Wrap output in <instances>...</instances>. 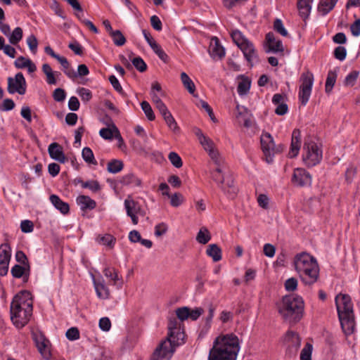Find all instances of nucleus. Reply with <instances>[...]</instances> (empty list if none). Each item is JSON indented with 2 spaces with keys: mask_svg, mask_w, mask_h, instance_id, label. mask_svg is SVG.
<instances>
[{
  "mask_svg": "<svg viewBox=\"0 0 360 360\" xmlns=\"http://www.w3.org/2000/svg\"><path fill=\"white\" fill-rule=\"evenodd\" d=\"M96 241L101 245L112 248L115 243V238L110 234H105L103 236H98Z\"/></svg>",
  "mask_w": 360,
  "mask_h": 360,
  "instance_id": "obj_36",
  "label": "nucleus"
},
{
  "mask_svg": "<svg viewBox=\"0 0 360 360\" xmlns=\"http://www.w3.org/2000/svg\"><path fill=\"white\" fill-rule=\"evenodd\" d=\"M141 107L148 120H150V121L155 120V115L154 112L148 102L142 101L141 103Z\"/></svg>",
  "mask_w": 360,
  "mask_h": 360,
  "instance_id": "obj_41",
  "label": "nucleus"
},
{
  "mask_svg": "<svg viewBox=\"0 0 360 360\" xmlns=\"http://www.w3.org/2000/svg\"><path fill=\"white\" fill-rule=\"evenodd\" d=\"M266 40L268 44L269 51L272 52H283V46L280 39H276L273 32H269L266 35Z\"/></svg>",
  "mask_w": 360,
  "mask_h": 360,
  "instance_id": "obj_22",
  "label": "nucleus"
},
{
  "mask_svg": "<svg viewBox=\"0 0 360 360\" xmlns=\"http://www.w3.org/2000/svg\"><path fill=\"white\" fill-rule=\"evenodd\" d=\"M27 44L33 53H36L37 50L38 41L34 34H31L27 39Z\"/></svg>",
  "mask_w": 360,
  "mask_h": 360,
  "instance_id": "obj_57",
  "label": "nucleus"
},
{
  "mask_svg": "<svg viewBox=\"0 0 360 360\" xmlns=\"http://www.w3.org/2000/svg\"><path fill=\"white\" fill-rule=\"evenodd\" d=\"M66 338L70 340H76L79 338V331L77 328L72 327L66 332Z\"/></svg>",
  "mask_w": 360,
  "mask_h": 360,
  "instance_id": "obj_59",
  "label": "nucleus"
},
{
  "mask_svg": "<svg viewBox=\"0 0 360 360\" xmlns=\"http://www.w3.org/2000/svg\"><path fill=\"white\" fill-rule=\"evenodd\" d=\"M189 309L188 307H179L176 309V314L177 318L183 321L189 317Z\"/></svg>",
  "mask_w": 360,
  "mask_h": 360,
  "instance_id": "obj_50",
  "label": "nucleus"
},
{
  "mask_svg": "<svg viewBox=\"0 0 360 360\" xmlns=\"http://www.w3.org/2000/svg\"><path fill=\"white\" fill-rule=\"evenodd\" d=\"M94 284L97 296L101 299H108L110 296L108 288L103 283L94 281Z\"/></svg>",
  "mask_w": 360,
  "mask_h": 360,
  "instance_id": "obj_31",
  "label": "nucleus"
},
{
  "mask_svg": "<svg viewBox=\"0 0 360 360\" xmlns=\"http://www.w3.org/2000/svg\"><path fill=\"white\" fill-rule=\"evenodd\" d=\"M133 65L136 68L137 70L141 72H143L146 70L147 65L144 60L141 57H136L131 60Z\"/></svg>",
  "mask_w": 360,
  "mask_h": 360,
  "instance_id": "obj_49",
  "label": "nucleus"
},
{
  "mask_svg": "<svg viewBox=\"0 0 360 360\" xmlns=\"http://www.w3.org/2000/svg\"><path fill=\"white\" fill-rule=\"evenodd\" d=\"M304 308V304L302 297L289 295L283 297L278 312L285 321L295 324L302 318Z\"/></svg>",
  "mask_w": 360,
  "mask_h": 360,
  "instance_id": "obj_5",
  "label": "nucleus"
},
{
  "mask_svg": "<svg viewBox=\"0 0 360 360\" xmlns=\"http://www.w3.org/2000/svg\"><path fill=\"white\" fill-rule=\"evenodd\" d=\"M77 202L82 210H93L96 206V201L87 195H79L77 198Z\"/></svg>",
  "mask_w": 360,
  "mask_h": 360,
  "instance_id": "obj_25",
  "label": "nucleus"
},
{
  "mask_svg": "<svg viewBox=\"0 0 360 360\" xmlns=\"http://www.w3.org/2000/svg\"><path fill=\"white\" fill-rule=\"evenodd\" d=\"M231 36L233 42L242 51L247 61L252 66V63L258 60L257 51L253 44L238 30H233Z\"/></svg>",
  "mask_w": 360,
  "mask_h": 360,
  "instance_id": "obj_6",
  "label": "nucleus"
},
{
  "mask_svg": "<svg viewBox=\"0 0 360 360\" xmlns=\"http://www.w3.org/2000/svg\"><path fill=\"white\" fill-rule=\"evenodd\" d=\"M292 181L295 184L300 186H310L311 184V176L305 169L297 168L294 171Z\"/></svg>",
  "mask_w": 360,
  "mask_h": 360,
  "instance_id": "obj_14",
  "label": "nucleus"
},
{
  "mask_svg": "<svg viewBox=\"0 0 360 360\" xmlns=\"http://www.w3.org/2000/svg\"><path fill=\"white\" fill-rule=\"evenodd\" d=\"M110 36L117 46H122L126 43V38L120 30H115Z\"/></svg>",
  "mask_w": 360,
  "mask_h": 360,
  "instance_id": "obj_40",
  "label": "nucleus"
},
{
  "mask_svg": "<svg viewBox=\"0 0 360 360\" xmlns=\"http://www.w3.org/2000/svg\"><path fill=\"white\" fill-rule=\"evenodd\" d=\"M209 53L211 57L214 59L219 58L221 59L225 56V50L224 47L220 44L219 40L217 37H214L212 39Z\"/></svg>",
  "mask_w": 360,
  "mask_h": 360,
  "instance_id": "obj_18",
  "label": "nucleus"
},
{
  "mask_svg": "<svg viewBox=\"0 0 360 360\" xmlns=\"http://www.w3.org/2000/svg\"><path fill=\"white\" fill-rule=\"evenodd\" d=\"M240 350L239 339L233 333L220 335L213 342L208 360H236Z\"/></svg>",
  "mask_w": 360,
  "mask_h": 360,
  "instance_id": "obj_2",
  "label": "nucleus"
},
{
  "mask_svg": "<svg viewBox=\"0 0 360 360\" xmlns=\"http://www.w3.org/2000/svg\"><path fill=\"white\" fill-rule=\"evenodd\" d=\"M116 132L112 127L102 128L100 131V136L106 140H110L113 137V133Z\"/></svg>",
  "mask_w": 360,
  "mask_h": 360,
  "instance_id": "obj_56",
  "label": "nucleus"
},
{
  "mask_svg": "<svg viewBox=\"0 0 360 360\" xmlns=\"http://www.w3.org/2000/svg\"><path fill=\"white\" fill-rule=\"evenodd\" d=\"M168 330L167 337L157 347L150 360H169L176 347L184 342V331L176 318L169 319Z\"/></svg>",
  "mask_w": 360,
  "mask_h": 360,
  "instance_id": "obj_1",
  "label": "nucleus"
},
{
  "mask_svg": "<svg viewBox=\"0 0 360 360\" xmlns=\"http://www.w3.org/2000/svg\"><path fill=\"white\" fill-rule=\"evenodd\" d=\"M219 188L228 198L231 199H233L236 196L238 191V188L234 184L233 175L230 173H228L226 174L225 177H223V182Z\"/></svg>",
  "mask_w": 360,
  "mask_h": 360,
  "instance_id": "obj_13",
  "label": "nucleus"
},
{
  "mask_svg": "<svg viewBox=\"0 0 360 360\" xmlns=\"http://www.w3.org/2000/svg\"><path fill=\"white\" fill-rule=\"evenodd\" d=\"M323 151L319 144L312 139L304 141L303 146L302 160L306 166L312 167L319 164L322 160Z\"/></svg>",
  "mask_w": 360,
  "mask_h": 360,
  "instance_id": "obj_7",
  "label": "nucleus"
},
{
  "mask_svg": "<svg viewBox=\"0 0 360 360\" xmlns=\"http://www.w3.org/2000/svg\"><path fill=\"white\" fill-rule=\"evenodd\" d=\"M30 271V266L29 264H27L26 266L15 264L11 270V273L14 278H20L22 277L25 282L28 281Z\"/></svg>",
  "mask_w": 360,
  "mask_h": 360,
  "instance_id": "obj_21",
  "label": "nucleus"
},
{
  "mask_svg": "<svg viewBox=\"0 0 360 360\" xmlns=\"http://www.w3.org/2000/svg\"><path fill=\"white\" fill-rule=\"evenodd\" d=\"M274 30L283 37H287L288 33L285 29L283 22L280 19H276L274 23Z\"/></svg>",
  "mask_w": 360,
  "mask_h": 360,
  "instance_id": "obj_52",
  "label": "nucleus"
},
{
  "mask_svg": "<svg viewBox=\"0 0 360 360\" xmlns=\"http://www.w3.org/2000/svg\"><path fill=\"white\" fill-rule=\"evenodd\" d=\"M294 265L301 280L306 285H312L317 281L319 268L314 257L307 252L298 254L295 257Z\"/></svg>",
  "mask_w": 360,
  "mask_h": 360,
  "instance_id": "obj_4",
  "label": "nucleus"
},
{
  "mask_svg": "<svg viewBox=\"0 0 360 360\" xmlns=\"http://www.w3.org/2000/svg\"><path fill=\"white\" fill-rule=\"evenodd\" d=\"M297 287V280L295 278H290L285 282V288L288 291H294Z\"/></svg>",
  "mask_w": 360,
  "mask_h": 360,
  "instance_id": "obj_60",
  "label": "nucleus"
},
{
  "mask_svg": "<svg viewBox=\"0 0 360 360\" xmlns=\"http://www.w3.org/2000/svg\"><path fill=\"white\" fill-rule=\"evenodd\" d=\"M313 0H297V7L300 16L306 20L311 12Z\"/></svg>",
  "mask_w": 360,
  "mask_h": 360,
  "instance_id": "obj_23",
  "label": "nucleus"
},
{
  "mask_svg": "<svg viewBox=\"0 0 360 360\" xmlns=\"http://www.w3.org/2000/svg\"><path fill=\"white\" fill-rule=\"evenodd\" d=\"M168 159L176 168L182 167L183 162L181 157L175 152H170L168 155Z\"/></svg>",
  "mask_w": 360,
  "mask_h": 360,
  "instance_id": "obj_48",
  "label": "nucleus"
},
{
  "mask_svg": "<svg viewBox=\"0 0 360 360\" xmlns=\"http://www.w3.org/2000/svg\"><path fill=\"white\" fill-rule=\"evenodd\" d=\"M337 79V73L334 70H329L328 72L326 81V92L327 94L330 93L336 82Z\"/></svg>",
  "mask_w": 360,
  "mask_h": 360,
  "instance_id": "obj_35",
  "label": "nucleus"
},
{
  "mask_svg": "<svg viewBox=\"0 0 360 360\" xmlns=\"http://www.w3.org/2000/svg\"><path fill=\"white\" fill-rule=\"evenodd\" d=\"M11 259V248L5 243L0 246V260L10 261Z\"/></svg>",
  "mask_w": 360,
  "mask_h": 360,
  "instance_id": "obj_45",
  "label": "nucleus"
},
{
  "mask_svg": "<svg viewBox=\"0 0 360 360\" xmlns=\"http://www.w3.org/2000/svg\"><path fill=\"white\" fill-rule=\"evenodd\" d=\"M169 197L170 198V203L172 206L175 207L181 205L184 201V196L179 193H176Z\"/></svg>",
  "mask_w": 360,
  "mask_h": 360,
  "instance_id": "obj_54",
  "label": "nucleus"
},
{
  "mask_svg": "<svg viewBox=\"0 0 360 360\" xmlns=\"http://www.w3.org/2000/svg\"><path fill=\"white\" fill-rule=\"evenodd\" d=\"M200 143L207 153L215 148V145L213 141L209 137L204 138L203 140L200 142Z\"/></svg>",
  "mask_w": 360,
  "mask_h": 360,
  "instance_id": "obj_58",
  "label": "nucleus"
},
{
  "mask_svg": "<svg viewBox=\"0 0 360 360\" xmlns=\"http://www.w3.org/2000/svg\"><path fill=\"white\" fill-rule=\"evenodd\" d=\"M211 239V236L207 229H200L196 236V240L201 244L207 243Z\"/></svg>",
  "mask_w": 360,
  "mask_h": 360,
  "instance_id": "obj_43",
  "label": "nucleus"
},
{
  "mask_svg": "<svg viewBox=\"0 0 360 360\" xmlns=\"http://www.w3.org/2000/svg\"><path fill=\"white\" fill-rule=\"evenodd\" d=\"M20 229L23 233H30L34 229V224L30 220H23L21 221Z\"/></svg>",
  "mask_w": 360,
  "mask_h": 360,
  "instance_id": "obj_61",
  "label": "nucleus"
},
{
  "mask_svg": "<svg viewBox=\"0 0 360 360\" xmlns=\"http://www.w3.org/2000/svg\"><path fill=\"white\" fill-rule=\"evenodd\" d=\"M359 76V72L352 71L351 72L345 79V84L346 86H354Z\"/></svg>",
  "mask_w": 360,
  "mask_h": 360,
  "instance_id": "obj_55",
  "label": "nucleus"
},
{
  "mask_svg": "<svg viewBox=\"0 0 360 360\" xmlns=\"http://www.w3.org/2000/svg\"><path fill=\"white\" fill-rule=\"evenodd\" d=\"M301 85L300 86L299 98L302 105H306L308 102L314 83V75L309 72H303L300 77Z\"/></svg>",
  "mask_w": 360,
  "mask_h": 360,
  "instance_id": "obj_9",
  "label": "nucleus"
},
{
  "mask_svg": "<svg viewBox=\"0 0 360 360\" xmlns=\"http://www.w3.org/2000/svg\"><path fill=\"white\" fill-rule=\"evenodd\" d=\"M228 173H226V172L224 169L223 167H216L212 172L211 176L212 179L217 182L220 186V185L223 182V177H225L226 174Z\"/></svg>",
  "mask_w": 360,
  "mask_h": 360,
  "instance_id": "obj_37",
  "label": "nucleus"
},
{
  "mask_svg": "<svg viewBox=\"0 0 360 360\" xmlns=\"http://www.w3.org/2000/svg\"><path fill=\"white\" fill-rule=\"evenodd\" d=\"M23 32L21 27H15L10 34L8 39L11 44L16 45L22 38Z\"/></svg>",
  "mask_w": 360,
  "mask_h": 360,
  "instance_id": "obj_38",
  "label": "nucleus"
},
{
  "mask_svg": "<svg viewBox=\"0 0 360 360\" xmlns=\"http://www.w3.org/2000/svg\"><path fill=\"white\" fill-rule=\"evenodd\" d=\"M48 152L50 157L61 163L66 161V157L63 153L62 147L58 143H52L49 146Z\"/></svg>",
  "mask_w": 360,
  "mask_h": 360,
  "instance_id": "obj_20",
  "label": "nucleus"
},
{
  "mask_svg": "<svg viewBox=\"0 0 360 360\" xmlns=\"http://www.w3.org/2000/svg\"><path fill=\"white\" fill-rule=\"evenodd\" d=\"M338 0H321L318 6V11L323 15L329 13L335 6Z\"/></svg>",
  "mask_w": 360,
  "mask_h": 360,
  "instance_id": "obj_30",
  "label": "nucleus"
},
{
  "mask_svg": "<svg viewBox=\"0 0 360 360\" xmlns=\"http://www.w3.org/2000/svg\"><path fill=\"white\" fill-rule=\"evenodd\" d=\"M120 182L122 185L127 186H141V180L132 173L123 176Z\"/></svg>",
  "mask_w": 360,
  "mask_h": 360,
  "instance_id": "obj_27",
  "label": "nucleus"
},
{
  "mask_svg": "<svg viewBox=\"0 0 360 360\" xmlns=\"http://www.w3.org/2000/svg\"><path fill=\"white\" fill-rule=\"evenodd\" d=\"M338 317L344 333L346 335H349L352 334L354 331L355 327L354 315H342L341 316Z\"/></svg>",
  "mask_w": 360,
  "mask_h": 360,
  "instance_id": "obj_16",
  "label": "nucleus"
},
{
  "mask_svg": "<svg viewBox=\"0 0 360 360\" xmlns=\"http://www.w3.org/2000/svg\"><path fill=\"white\" fill-rule=\"evenodd\" d=\"M168 230V226L165 223H160L155 227V235L158 237L164 235Z\"/></svg>",
  "mask_w": 360,
  "mask_h": 360,
  "instance_id": "obj_63",
  "label": "nucleus"
},
{
  "mask_svg": "<svg viewBox=\"0 0 360 360\" xmlns=\"http://www.w3.org/2000/svg\"><path fill=\"white\" fill-rule=\"evenodd\" d=\"M124 204L127 216L131 219V221L134 225L137 224L139 219L136 217V214L141 213V205L131 196H128L127 198L124 200Z\"/></svg>",
  "mask_w": 360,
  "mask_h": 360,
  "instance_id": "obj_12",
  "label": "nucleus"
},
{
  "mask_svg": "<svg viewBox=\"0 0 360 360\" xmlns=\"http://www.w3.org/2000/svg\"><path fill=\"white\" fill-rule=\"evenodd\" d=\"M78 94L84 101H89L92 97L91 91L83 87L78 89Z\"/></svg>",
  "mask_w": 360,
  "mask_h": 360,
  "instance_id": "obj_64",
  "label": "nucleus"
},
{
  "mask_svg": "<svg viewBox=\"0 0 360 360\" xmlns=\"http://www.w3.org/2000/svg\"><path fill=\"white\" fill-rule=\"evenodd\" d=\"M301 146L300 131L297 129L293 130L292 140L288 155L290 158L297 156Z\"/></svg>",
  "mask_w": 360,
  "mask_h": 360,
  "instance_id": "obj_17",
  "label": "nucleus"
},
{
  "mask_svg": "<svg viewBox=\"0 0 360 360\" xmlns=\"http://www.w3.org/2000/svg\"><path fill=\"white\" fill-rule=\"evenodd\" d=\"M335 304L338 316L354 314L353 304L351 297L348 295L340 294L335 297Z\"/></svg>",
  "mask_w": 360,
  "mask_h": 360,
  "instance_id": "obj_11",
  "label": "nucleus"
},
{
  "mask_svg": "<svg viewBox=\"0 0 360 360\" xmlns=\"http://www.w3.org/2000/svg\"><path fill=\"white\" fill-rule=\"evenodd\" d=\"M89 74L88 67L84 64H81L77 68V71L75 72L73 69L66 72V75L71 79L74 80L77 77H84Z\"/></svg>",
  "mask_w": 360,
  "mask_h": 360,
  "instance_id": "obj_28",
  "label": "nucleus"
},
{
  "mask_svg": "<svg viewBox=\"0 0 360 360\" xmlns=\"http://www.w3.org/2000/svg\"><path fill=\"white\" fill-rule=\"evenodd\" d=\"M82 156L86 162L89 164H93L94 165H97V162L94 158L93 151L90 148H84L82 152Z\"/></svg>",
  "mask_w": 360,
  "mask_h": 360,
  "instance_id": "obj_39",
  "label": "nucleus"
},
{
  "mask_svg": "<svg viewBox=\"0 0 360 360\" xmlns=\"http://www.w3.org/2000/svg\"><path fill=\"white\" fill-rule=\"evenodd\" d=\"M150 48L158 56V57L163 61H166L168 56L165 52L162 49L161 46L155 41L150 44Z\"/></svg>",
  "mask_w": 360,
  "mask_h": 360,
  "instance_id": "obj_47",
  "label": "nucleus"
},
{
  "mask_svg": "<svg viewBox=\"0 0 360 360\" xmlns=\"http://www.w3.org/2000/svg\"><path fill=\"white\" fill-rule=\"evenodd\" d=\"M204 309L201 307H196L194 309H189V317L193 321H196L202 314Z\"/></svg>",
  "mask_w": 360,
  "mask_h": 360,
  "instance_id": "obj_62",
  "label": "nucleus"
},
{
  "mask_svg": "<svg viewBox=\"0 0 360 360\" xmlns=\"http://www.w3.org/2000/svg\"><path fill=\"white\" fill-rule=\"evenodd\" d=\"M27 84L22 72H18L15 77L8 78L7 91L9 94H13L18 93L20 95H24L26 92Z\"/></svg>",
  "mask_w": 360,
  "mask_h": 360,
  "instance_id": "obj_10",
  "label": "nucleus"
},
{
  "mask_svg": "<svg viewBox=\"0 0 360 360\" xmlns=\"http://www.w3.org/2000/svg\"><path fill=\"white\" fill-rule=\"evenodd\" d=\"M286 341L289 343V352L291 355H295L301 345V339L297 333L293 331H288L285 336Z\"/></svg>",
  "mask_w": 360,
  "mask_h": 360,
  "instance_id": "obj_19",
  "label": "nucleus"
},
{
  "mask_svg": "<svg viewBox=\"0 0 360 360\" xmlns=\"http://www.w3.org/2000/svg\"><path fill=\"white\" fill-rule=\"evenodd\" d=\"M101 122L108 127H112L114 130H115L116 133L117 134V135H115V138L118 139L119 141L123 142V139L120 134L118 129L113 123V121L110 116L105 115V117L101 119Z\"/></svg>",
  "mask_w": 360,
  "mask_h": 360,
  "instance_id": "obj_42",
  "label": "nucleus"
},
{
  "mask_svg": "<svg viewBox=\"0 0 360 360\" xmlns=\"http://www.w3.org/2000/svg\"><path fill=\"white\" fill-rule=\"evenodd\" d=\"M103 274L107 278H110L113 281L114 285H117V281L120 280L118 276L117 271L114 268H105L103 270Z\"/></svg>",
  "mask_w": 360,
  "mask_h": 360,
  "instance_id": "obj_44",
  "label": "nucleus"
},
{
  "mask_svg": "<svg viewBox=\"0 0 360 360\" xmlns=\"http://www.w3.org/2000/svg\"><path fill=\"white\" fill-rule=\"evenodd\" d=\"M80 182L82 183V188H89L93 192H97L101 189L100 184L97 181H88L86 182L80 181Z\"/></svg>",
  "mask_w": 360,
  "mask_h": 360,
  "instance_id": "obj_51",
  "label": "nucleus"
},
{
  "mask_svg": "<svg viewBox=\"0 0 360 360\" xmlns=\"http://www.w3.org/2000/svg\"><path fill=\"white\" fill-rule=\"evenodd\" d=\"M42 71L46 76V82L49 84H56L57 79L56 77H59L60 75V72H53L51 68V66L44 63L42 65Z\"/></svg>",
  "mask_w": 360,
  "mask_h": 360,
  "instance_id": "obj_26",
  "label": "nucleus"
},
{
  "mask_svg": "<svg viewBox=\"0 0 360 360\" xmlns=\"http://www.w3.org/2000/svg\"><path fill=\"white\" fill-rule=\"evenodd\" d=\"M260 142L266 161L268 163L272 162L274 155L281 153L284 148L281 144L276 146L271 135L268 132L262 134Z\"/></svg>",
  "mask_w": 360,
  "mask_h": 360,
  "instance_id": "obj_8",
  "label": "nucleus"
},
{
  "mask_svg": "<svg viewBox=\"0 0 360 360\" xmlns=\"http://www.w3.org/2000/svg\"><path fill=\"white\" fill-rule=\"evenodd\" d=\"M49 199L53 205L62 214H66L69 212L70 206L68 203L63 202L58 195L53 194Z\"/></svg>",
  "mask_w": 360,
  "mask_h": 360,
  "instance_id": "obj_24",
  "label": "nucleus"
},
{
  "mask_svg": "<svg viewBox=\"0 0 360 360\" xmlns=\"http://www.w3.org/2000/svg\"><path fill=\"white\" fill-rule=\"evenodd\" d=\"M242 79L240 82H239L237 91L240 96H244L246 95L250 88L251 82L250 80L244 76H242Z\"/></svg>",
  "mask_w": 360,
  "mask_h": 360,
  "instance_id": "obj_32",
  "label": "nucleus"
},
{
  "mask_svg": "<svg viewBox=\"0 0 360 360\" xmlns=\"http://www.w3.org/2000/svg\"><path fill=\"white\" fill-rule=\"evenodd\" d=\"M124 164L120 160H112L108 163L107 170L112 174H116L122 170Z\"/></svg>",
  "mask_w": 360,
  "mask_h": 360,
  "instance_id": "obj_34",
  "label": "nucleus"
},
{
  "mask_svg": "<svg viewBox=\"0 0 360 360\" xmlns=\"http://www.w3.org/2000/svg\"><path fill=\"white\" fill-rule=\"evenodd\" d=\"M181 80L184 84V86L188 90V91L191 94H194L195 91V86L193 82L186 72H183L181 73Z\"/></svg>",
  "mask_w": 360,
  "mask_h": 360,
  "instance_id": "obj_33",
  "label": "nucleus"
},
{
  "mask_svg": "<svg viewBox=\"0 0 360 360\" xmlns=\"http://www.w3.org/2000/svg\"><path fill=\"white\" fill-rule=\"evenodd\" d=\"M347 56V50L344 46H339L334 50V56L336 59L342 61Z\"/></svg>",
  "mask_w": 360,
  "mask_h": 360,
  "instance_id": "obj_53",
  "label": "nucleus"
},
{
  "mask_svg": "<svg viewBox=\"0 0 360 360\" xmlns=\"http://www.w3.org/2000/svg\"><path fill=\"white\" fill-rule=\"evenodd\" d=\"M34 340L36 346L44 359L48 360L51 357V351L49 347V340L42 334H35Z\"/></svg>",
  "mask_w": 360,
  "mask_h": 360,
  "instance_id": "obj_15",
  "label": "nucleus"
},
{
  "mask_svg": "<svg viewBox=\"0 0 360 360\" xmlns=\"http://www.w3.org/2000/svg\"><path fill=\"white\" fill-rule=\"evenodd\" d=\"M206 253L215 262L221 259V250L217 244L209 245Z\"/></svg>",
  "mask_w": 360,
  "mask_h": 360,
  "instance_id": "obj_29",
  "label": "nucleus"
},
{
  "mask_svg": "<svg viewBox=\"0 0 360 360\" xmlns=\"http://www.w3.org/2000/svg\"><path fill=\"white\" fill-rule=\"evenodd\" d=\"M312 349V345L307 343L301 351L300 360H311Z\"/></svg>",
  "mask_w": 360,
  "mask_h": 360,
  "instance_id": "obj_46",
  "label": "nucleus"
},
{
  "mask_svg": "<svg viewBox=\"0 0 360 360\" xmlns=\"http://www.w3.org/2000/svg\"><path fill=\"white\" fill-rule=\"evenodd\" d=\"M33 302L31 293L22 290L14 296L11 303V319L18 328L25 326L32 315Z\"/></svg>",
  "mask_w": 360,
  "mask_h": 360,
  "instance_id": "obj_3",
  "label": "nucleus"
}]
</instances>
